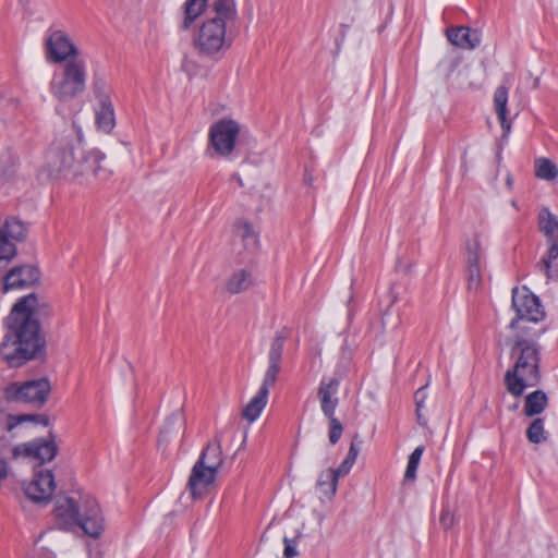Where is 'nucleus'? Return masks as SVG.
<instances>
[{
    "mask_svg": "<svg viewBox=\"0 0 558 558\" xmlns=\"http://www.w3.org/2000/svg\"><path fill=\"white\" fill-rule=\"evenodd\" d=\"M48 304L35 293L21 298L7 318V331L0 343V356L11 367L35 359L44 348L40 326L35 316L47 314Z\"/></svg>",
    "mask_w": 558,
    "mask_h": 558,
    "instance_id": "f257e3e1",
    "label": "nucleus"
},
{
    "mask_svg": "<svg viewBox=\"0 0 558 558\" xmlns=\"http://www.w3.org/2000/svg\"><path fill=\"white\" fill-rule=\"evenodd\" d=\"M539 333L541 331L533 330L515 336L510 351L513 366L506 372L504 378L507 391L515 398L521 397L526 388L539 383L541 348L535 342Z\"/></svg>",
    "mask_w": 558,
    "mask_h": 558,
    "instance_id": "f03ea898",
    "label": "nucleus"
},
{
    "mask_svg": "<svg viewBox=\"0 0 558 558\" xmlns=\"http://www.w3.org/2000/svg\"><path fill=\"white\" fill-rule=\"evenodd\" d=\"M211 12L214 16L203 23L195 38V47L206 56H215L230 46L231 39L227 35V29L236 19L235 2L234 0H214Z\"/></svg>",
    "mask_w": 558,
    "mask_h": 558,
    "instance_id": "7ed1b4c3",
    "label": "nucleus"
},
{
    "mask_svg": "<svg viewBox=\"0 0 558 558\" xmlns=\"http://www.w3.org/2000/svg\"><path fill=\"white\" fill-rule=\"evenodd\" d=\"M288 337L289 330L282 328L275 333L270 341L267 353L268 366L263 383L257 393L248 401L242 411V417L248 423L255 422L267 405L269 389L276 384L278 375L281 372L283 349Z\"/></svg>",
    "mask_w": 558,
    "mask_h": 558,
    "instance_id": "20e7f679",
    "label": "nucleus"
},
{
    "mask_svg": "<svg viewBox=\"0 0 558 558\" xmlns=\"http://www.w3.org/2000/svg\"><path fill=\"white\" fill-rule=\"evenodd\" d=\"M86 80L85 60L71 59L59 71H54L49 90L57 100L66 102L85 92Z\"/></svg>",
    "mask_w": 558,
    "mask_h": 558,
    "instance_id": "39448f33",
    "label": "nucleus"
},
{
    "mask_svg": "<svg viewBox=\"0 0 558 558\" xmlns=\"http://www.w3.org/2000/svg\"><path fill=\"white\" fill-rule=\"evenodd\" d=\"M512 306L515 310L517 319L511 322L510 328L522 333L533 332L527 324L537 323L545 316L538 298L530 293L526 289H513Z\"/></svg>",
    "mask_w": 558,
    "mask_h": 558,
    "instance_id": "423d86ee",
    "label": "nucleus"
},
{
    "mask_svg": "<svg viewBox=\"0 0 558 558\" xmlns=\"http://www.w3.org/2000/svg\"><path fill=\"white\" fill-rule=\"evenodd\" d=\"M538 226L549 242L547 256L538 264V268L548 278H558V218L544 207L538 214Z\"/></svg>",
    "mask_w": 558,
    "mask_h": 558,
    "instance_id": "0eeeda50",
    "label": "nucleus"
},
{
    "mask_svg": "<svg viewBox=\"0 0 558 558\" xmlns=\"http://www.w3.org/2000/svg\"><path fill=\"white\" fill-rule=\"evenodd\" d=\"M83 153L84 150L80 145L74 146L72 143L51 147L46 154V167L49 177L73 175Z\"/></svg>",
    "mask_w": 558,
    "mask_h": 558,
    "instance_id": "6e6552de",
    "label": "nucleus"
},
{
    "mask_svg": "<svg viewBox=\"0 0 558 558\" xmlns=\"http://www.w3.org/2000/svg\"><path fill=\"white\" fill-rule=\"evenodd\" d=\"M51 390L47 378L28 380L23 384L13 383L7 388L8 399L16 402H24L40 408L47 400Z\"/></svg>",
    "mask_w": 558,
    "mask_h": 558,
    "instance_id": "1a4fd4ad",
    "label": "nucleus"
},
{
    "mask_svg": "<svg viewBox=\"0 0 558 558\" xmlns=\"http://www.w3.org/2000/svg\"><path fill=\"white\" fill-rule=\"evenodd\" d=\"M240 131V124L232 119H221L215 122L209 130L211 147L218 155L229 156L234 149Z\"/></svg>",
    "mask_w": 558,
    "mask_h": 558,
    "instance_id": "9d476101",
    "label": "nucleus"
},
{
    "mask_svg": "<svg viewBox=\"0 0 558 558\" xmlns=\"http://www.w3.org/2000/svg\"><path fill=\"white\" fill-rule=\"evenodd\" d=\"M104 159L105 155L99 150L84 151L83 157L77 161L72 177L77 179L81 184H89L93 182V179L98 181L108 180L110 171L101 165Z\"/></svg>",
    "mask_w": 558,
    "mask_h": 558,
    "instance_id": "9b49d317",
    "label": "nucleus"
},
{
    "mask_svg": "<svg viewBox=\"0 0 558 558\" xmlns=\"http://www.w3.org/2000/svg\"><path fill=\"white\" fill-rule=\"evenodd\" d=\"M46 58L54 63H66L71 59H81L80 50L63 31L51 32L45 43Z\"/></svg>",
    "mask_w": 558,
    "mask_h": 558,
    "instance_id": "f8f14e48",
    "label": "nucleus"
},
{
    "mask_svg": "<svg viewBox=\"0 0 558 558\" xmlns=\"http://www.w3.org/2000/svg\"><path fill=\"white\" fill-rule=\"evenodd\" d=\"M218 472L208 469L203 462H195L186 484L192 499L198 500L207 496L214 488Z\"/></svg>",
    "mask_w": 558,
    "mask_h": 558,
    "instance_id": "ddd939ff",
    "label": "nucleus"
},
{
    "mask_svg": "<svg viewBox=\"0 0 558 558\" xmlns=\"http://www.w3.org/2000/svg\"><path fill=\"white\" fill-rule=\"evenodd\" d=\"M487 244L475 236L466 244V277L469 289L476 290L482 282V262L485 259Z\"/></svg>",
    "mask_w": 558,
    "mask_h": 558,
    "instance_id": "4468645a",
    "label": "nucleus"
},
{
    "mask_svg": "<svg viewBox=\"0 0 558 558\" xmlns=\"http://www.w3.org/2000/svg\"><path fill=\"white\" fill-rule=\"evenodd\" d=\"M56 483L52 472L40 471L23 486L25 496L35 504L47 505L54 492Z\"/></svg>",
    "mask_w": 558,
    "mask_h": 558,
    "instance_id": "2eb2a0df",
    "label": "nucleus"
},
{
    "mask_svg": "<svg viewBox=\"0 0 558 558\" xmlns=\"http://www.w3.org/2000/svg\"><path fill=\"white\" fill-rule=\"evenodd\" d=\"M58 452L53 439H35L29 442L17 445L13 448V457H27L38 460L40 463L51 461Z\"/></svg>",
    "mask_w": 558,
    "mask_h": 558,
    "instance_id": "dca6fc26",
    "label": "nucleus"
},
{
    "mask_svg": "<svg viewBox=\"0 0 558 558\" xmlns=\"http://www.w3.org/2000/svg\"><path fill=\"white\" fill-rule=\"evenodd\" d=\"M76 525L89 536L97 538L104 531V519L97 501L93 498L83 500V510Z\"/></svg>",
    "mask_w": 558,
    "mask_h": 558,
    "instance_id": "f3484780",
    "label": "nucleus"
},
{
    "mask_svg": "<svg viewBox=\"0 0 558 558\" xmlns=\"http://www.w3.org/2000/svg\"><path fill=\"white\" fill-rule=\"evenodd\" d=\"M39 280V270L32 265H24L12 268L4 277L3 291L24 289L33 286Z\"/></svg>",
    "mask_w": 558,
    "mask_h": 558,
    "instance_id": "a211bd4d",
    "label": "nucleus"
},
{
    "mask_svg": "<svg viewBox=\"0 0 558 558\" xmlns=\"http://www.w3.org/2000/svg\"><path fill=\"white\" fill-rule=\"evenodd\" d=\"M82 510L83 504L77 506L73 498H59L54 508L58 525L61 529H69L73 525H76Z\"/></svg>",
    "mask_w": 558,
    "mask_h": 558,
    "instance_id": "6ab92c4d",
    "label": "nucleus"
},
{
    "mask_svg": "<svg viewBox=\"0 0 558 558\" xmlns=\"http://www.w3.org/2000/svg\"><path fill=\"white\" fill-rule=\"evenodd\" d=\"M339 380L337 378L323 379L318 388V398L323 413L327 417L335 415L336 408L338 407V398L336 397L339 389Z\"/></svg>",
    "mask_w": 558,
    "mask_h": 558,
    "instance_id": "aec40b11",
    "label": "nucleus"
},
{
    "mask_svg": "<svg viewBox=\"0 0 558 558\" xmlns=\"http://www.w3.org/2000/svg\"><path fill=\"white\" fill-rule=\"evenodd\" d=\"M447 39L456 47L472 50L481 44L478 31L465 26L450 27L446 31Z\"/></svg>",
    "mask_w": 558,
    "mask_h": 558,
    "instance_id": "412c9836",
    "label": "nucleus"
},
{
    "mask_svg": "<svg viewBox=\"0 0 558 558\" xmlns=\"http://www.w3.org/2000/svg\"><path fill=\"white\" fill-rule=\"evenodd\" d=\"M196 462H203L208 469H215L216 472H219L223 463V457L218 435L213 441L208 442Z\"/></svg>",
    "mask_w": 558,
    "mask_h": 558,
    "instance_id": "4be33fe9",
    "label": "nucleus"
},
{
    "mask_svg": "<svg viewBox=\"0 0 558 558\" xmlns=\"http://www.w3.org/2000/svg\"><path fill=\"white\" fill-rule=\"evenodd\" d=\"M254 283L252 272L247 269H238L233 271L226 280L225 289L231 294L242 293L248 290Z\"/></svg>",
    "mask_w": 558,
    "mask_h": 558,
    "instance_id": "5701e85b",
    "label": "nucleus"
},
{
    "mask_svg": "<svg viewBox=\"0 0 558 558\" xmlns=\"http://www.w3.org/2000/svg\"><path fill=\"white\" fill-rule=\"evenodd\" d=\"M508 88L499 86L494 94V108L505 132L509 134L511 130V121L507 119Z\"/></svg>",
    "mask_w": 558,
    "mask_h": 558,
    "instance_id": "b1692460",
    "label": "nucleus"
},
{
    "mask_svg": "<svg viewBox=\"0 0 558 558\" xmlns=\"http://www.w3.org/2000/svg\"><path fill=\"white\" fill-rule=\"evenodd\" d=\"M548 405V398L543 390H535L525 397L524 414L536 416L545 411Z\"/></svg>",
    "mask_w": 558,
    "mask_h": 558,
    "instance_id": "393cba45",
    "label": "nucleus"
},
{
    "mask_svg": "<svg viewBox=\"0 0 558 558\" xmlns=\"http://www.w3.org/2000/svg\"><path fill=\"white\" fill-rule=\"evenodd\" d=\"M338 481L333 474V469H326L318 475L316 489L327 499H331L337 493Z\"/></svg>",
    "mask_w": 558,
    "mask_h": 558,
    "instance_id": "a878e982",
    "label": "nucleus"
},
{
    "mask_svg": "<svg viewBox=\"0 0 558 558\" xmlns=\"http://www.w3.org/2000/svg\"><path fill=\"white\" fill-rule=\"evenodd\" d=\"M96 123L106 133L113 129L114 110L111 100L99 102V109L96 112Z\"/></svg>",
    "mask_w": 558,
    "mask_h": 558,
    "instance_id": "bb28decb",
    "label": "nucleus"
},
{
    "mask_svg": "<svg viewBox=\"0 0 558 558\" xmlns=\"http://www.w3.org/2000/svg\"><path fill=\"white\" fill-rule=\"evenodd\" d=\"M234 234L243 241L246 250H255L257 247L258 236L250 222L238 221L234 226Z\"/></svg>",
    "mask_w": 558,
    "mask_h": 558,
    "instance_id": "cd10ccee",
    "label": "nucleus"
},
{
    "mask_svg": "<svg viewBox=\"0 0 558 558\" xmlns=\"http://www.w3.org/2000/svg\"><path fill=\"white\" fill-rule=\"evenodd\" d=\"M0 234L11 241H22L25 238V227L15 218L0 220Z\"/></svg>",
    "mask_w": 558,
    "mask_h": 558,
    "instance_id": "c85d7f7f",
    "label": "nucleus"
},
{
    "mask_svg": "<svg viewBox=\"0 0 558 558\" xmlns=\"http://www.w3.org/2000/svg\"><path fill=\"white\" fill-rule=\"evenodd\" d=\"M535 166V177L545 180V181H554L558 177V168L557 166L548 158L539 157L534 161Z\"/></svg>",
    "mask_w": 558,
    "mask_h": 558,
    "instance_id": "c756f323",
    "label": "nucleus"
},
{
    "mask_svg": "<svg viewBox=\"0 0 558 558\" xmlns=\"http://www.w3.org/2000/svg\"><path fill=\"white\" fill-rule=\"evenodd\" d=\"M207 0H187L184 8L182 28L187 29L191 24L205 11Z\"/></svg>",
    "mask_w": 558,
    "mask_h": 558,
    "instance_id": "7c9ffc66",
    "label": "nucleus"
},
{
    "mask_svg": "<svg viewBox=\"0 0 558 558\" xmlns=\"http://www.w3.org/2000/svg\"><path fill=\"white\" fill-rule=\"evenodd\" d=\"M526 437L533 444H541L546 440V433L543 418H534L526 429Z\"/></svg>",
    "mask_w": 558,
    "mask_h": 558,
    "instance_id": "2f4dec72",
    "label": "nucleus"
},
{
    "mask_svg": "<svg viewBox=\"0 0 558 558\" xmlns=\"http://www.w3.org/2000/svg\"><path fill=\"white\" fill-rule=\"evenodd\" d=\"M424 452V447L418 446L414 449V451L410 454L407 470L404 473V480L405 481H414L416 477V470L418 468V464L421 462L422 456Z\"/></svg>",
    "mask_w": 558,
    "mask_h": 558,
    "instance_id": "473e14b6",
    "label": "nucleus"
},
{
    "mask_svg": "<svg viewBox=\"0 0 558 558\" xmlns=\"http://www.w3.org/2000/svg\"><path fill=\"white\" fill-rule=\"evenodd\" d=\"M93 90L98 102H106L108 100H111L108 94V86L106 80L97 74L94 76L93 80Z\"/></svg>",
    "mask_w": 558,
    "mask_h": 558,
    "instance_id": "72a5a7b5",
    "label": "nucleus"
},
{
    "mask_svg": "<svg viewBox=\"0 0 558 558\" xmlns=\"http://www.w3.org/2000/svg\"><path fill=\"white\" fill-rule=\"evenodd\" d=\"M15 255V245L13 241L0 234V260L11 259Z\"/></svg>",
    "mask_w": 558,
    "mask_h": 558,
    "instance_id": "f704fd0d",
    "label": "nucleus"
},
{
    "mask_svg": "<svg viewBox=\"0 0 558 558\" xmlns=\"http://www.w3.org/2000/svg\"><path fill=\"white\" fill-rule=\"evenodd\" d=\"M328 418H329V441H330V444L335 445L340 439L342 432H343V427H342V424L340 423V421L335 417V415H332L331 417H328Z\"/></svg>",
    "mask_w": 558,
    "mask_h": 558,
    "instance_id": "c9c22d12",
    "label": "nucleus"
},
{
    "mask_svg": "<svg viewBox=\"0 0 558 558\" xmlns=\"http://www.w3.org/2000/svg\"><path fill=\"white\" fill-rule=\"evenodd\" d=\"M15 420L16 421L14 423L9 424V426H8L9 430L13 429L16 424L24 422V421H31V420L43 423L44 425H48V418L45 416H41V415H22Z\"/></svg>",
    "mask_w": 558,
    "mask_h": 558,
    "instance_id": "e433bc0d",
    "label": "nucleus"
},
{
    "mask_svg": "<svg viewBox=\"0 0 558 558\" xmlns=\"http://www.w3.org/2000/svg\"><path fill=\"white\" fill-rule=\"evenodd\" d=\"M283 544H284V551H283L284 558H294L299 555L298 550L292 545V541L290 538L284 537Z\"/></svg>",
    "mask_w": 558,
    "mask_h": 558,
    "instance_id": "4c0bfd02",
    "label": "nucleus"
},
{
    "mask_svg": "<svg viewBox=\"0 0 558 558\" xmlns=\"http://www.w3.org/2000/svg\"><path fill=\"white\" fill-rule=\"evenodd\" d=\"M425 398H426V393H425L424 387H422L415 392L416 412H417L418 420H421L420 411L423 407Z\"/></svg>",
    "mask_w": 558,
    "mask_h": 558,
    "instance_id": "58836bf2",
    "label": "nucleus"
},
{
    "mask_svg": "<svg viewBox=\"0 0 558 558\" xmlns=\"http://www.w3.org/2000/svg\"><path fill=\"white\" fill-rule=\"evenodd\" d=\"M179 421H180V414L179 413H173L172 415H170L167 418V421H166V425L162 428L161 434L162 435H167L168 433H170L172 425H174Z\"/></svg>",
    "mask_w": 558,
    "mask_h": 558,
    "instance_id": "ea45409f",
    "label": "nucleus"
},
{
    "mask_svg": "<svg viewBox=\"0 0 558 558\" xmlns=\"http://www.w3.org/2000/svg\"><path fill=\"white\" fill-rule=\"evenodd\" d=\"M352 466L353 465L343 460L337 469H333V474L339 480V477L345 476L351 471Z\"/></svg>",
    "mask_w": 558,
    "mask_h": 558,
    "instance_id": "a19ab883",
    "label": "nucleus"
},
{
    "mask_svg": "<svg viewBox=\"0 0 558 558\" xmlns=\"http://www.w3.org/2000/svg\"><path fill=\"white\" fill-rule=\"evenodd\" d=\"M357 454L359 448L355 446V444H351L344 461L353 465L356 461Z\"/></svg>",
    "mask_w": 558,
    "mask_h": 558,
    "instance_id": "79ce46f5",
    "label": "nucleus"
},
{
    "mask_svg": "<svg viewBox=\"0 0 558 558\" xmlns=\"http://www.w3.org/2000/svg\"><path fill=\"white\" fill-rule=\"evenodd\" d=\"M452 521L453 518L450 512L448 510L442 511L440 522L446 529H449L452 525Z\"/></svg>",
    "mask_w": 558,
    "mask_h": 558,
    "instance_id": "37998d69",
    "label": "nucleus"
},
{
    "mask_svg": "<svg viewBox=\"0 0 558 558\" xmlns=\"http://www.w3.org/2000/svg\"><path fill=\"white\" fill-rule=\"evenodd\" d=\"M232 180H234L235 182H238V183H239V185H241V186L243 185L242 179H241V177H240L239 174L234 173V174L232 175Z\"/></svg>",
    "mask_w": 558,
    "mask_h": 558,
    "instance_id": "c03bdc74",
    "label": "nucleus"
},
{
    "mask_svg": "<svg viewBox=\"0 0 558 558\" xmlns=\"http://www.w3.org/2000/svg\"><path fill=\"white\" fill-rule=\"evenodd\" d=\"M511 205L514 207V208H518V204L515 201H511Z\"/></svg>",
    "mask_w": 558,
    "mask_h": 558,
    "instance_id": "a18cd8bd",
    "label": "nucleus"
},
{
    "mask_svg": "<svg viewBox=\"0 0 558 558\" xmlns=\"http://www.w3.org/2000/svg\"><path fill=\"white\" fill-rule=\"evenodd\" d=\"M507 183H508V185H510V184H511V179H510L509 177H508V179H507Z\"/></svg>",
    "mask_w": 558,
    "mask_h": 558,
    "instance_id": "49530a36",
    "label": "nucleus"
}]
</instances>
